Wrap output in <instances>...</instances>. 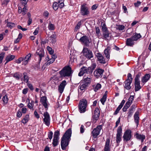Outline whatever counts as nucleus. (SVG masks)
I'll return each instance as SVG.
<instances>
[{"label": "nucleus", "instance_id": "nucleus-63", "mask_svg": "<svg viewBox=\"0 0 151 151\" xmlns=\"http://www.w3.org/2000/svg\"><path fill=\"white\" fill-rule=\"evenodd\" d=\"M29 0H21V2L22 4L25 6L27 4V1Z\"/></svg>", "mask_w": 151, "mask_h": 151}, {"label": "nucleus", "instance_id": "nucleus-61", "mask_svg": "<svg viewBox=\"0 0 151 151\" xmlns=\"http://www.w3.org/2000/svg\"><path fill=\"white\" fill-rule=\"evenodd\" d=\"M34 115L35 117L37 118V119H39L40 118L39 115L38 114L36 110L34 112Z\"/></svg>", "mask_w": 151, "mask_h": 151}, {"label": "nucleus", "instance_id": "nucleus-49", "mask_svg": "<svg viewBox=\"0 0 151 151\" xmlns=\"http://www.w3.org/2000/svg\"><path fill=\"white\" fill-rule=\"evenodd\" d=\"M47 49L51 55H52L54 53V51L52 49V48L50 47L49 46H48L47 47Z\"/></svg>", "mask_w": 151, "mask_h": 151}, {"label": "nucleus", "instance_id": "nucleus-31", "mask_svg": "<svg viewBox=\"0 0 151 151\" xmlns=\"http://www.w3.org/2000/svg\"><path fill=\"white\" fill-rule=\"evenodd\" d=\"M29 119V114L26 115L24 118L21 121V122L24 124L27 123Z\"/></svg>", "mask_w": 151, "mask_h": 151}, {"label": "nucleus", "instance_id": "nucleus-29", "mask_svg": "<svg viewBox=\"0 0 151 151\" xmlns=\"http://www.w3.org/2000/svg\"><path fill=\"white\" fill-rule=\"evenodd\" d=\"M31 54L29 53L24 58V61L23 62V65H25L27 64L28 61L29 60V58L31 57Z\"/></svg>", "mask_w": 151, "mask_h": 151}, {"label": "nucleus", "instance_id": "nucleus-41", "mask_svg": "<svg viewBox=\"0 0 151 151\" xmlns=\"http://www.w3.org/2000/svg\"><path fill=\"white\" fill-rule=\"evenodd\" d=\"M59 4L57 2H54L52 5V8L53 9L55 10H57Z\"/></svg>", "mask_w": 151, "mask_h": 151}, {"label": "nucleus", "instance_id": "nucleus-35", "mask_svg": "<svg viewBox=\"0 0 151 151\" xmlns=\"http://www.w3.org/2000/svg\"><path fill=\"white\" fill-rule=\"evenodd\" d=\"M15 58V56L12 55H9V56H7L5 59V60L6 61V63H8L10 61L13 60Z\"/></svg>", "mask_w": 151, "mask_h": 151}, {"label": "nucleus", "instance_id": "nucleus-39", "mask_svg": "<svg viewBox=\"0 0 151 151\" xmlns=\"http://www.w3.org/2000/svg\"><path fill=\"white\" fill-rule=\"evenodd\" d=\"M48 28L50 30H53L55 29V26L54 24H52L51 22L49 23Z\"/></svg>", "mask_w": 151, "mask_h": 151}, {"label": "nucleus", "instance_id": "nucleus-36", "mask_svg": "<svg viewBox=\"0 0 151 151\" xmlns=\"http://www.w3.org/2000/svg\"><path fill=\"white\" fill-rule=\"evenodd\" d=\"M103 39H107L109 37V33L108 30L103 32Z\"/></svg>", "mask_w": 151, "mask_h": 151}, {"label": "nucleus", "instance_id": "nucleus-42", "mask_svg": "<svg viewBox=\"0 0 151 151\" xmlns=\"http://www.w3.org/2000/svg\"><path fill=\"white\" fill-rule=\"evenodd\" d=\"M59 139H53V142L52 143V144L53 145V146L54 147H55L57 146L58 144V140Z\"/></svg>", "mask_w": 151, "mask_h": 151}, {"label": "nucleus", "instance_id": "nucleus-7", "mask_svg": "<svg viewBox=\"0 0 151 151\" xmlns=\"http://www.w3.org/2000/svg\"><path fill=\"white\" fill-rule=\"evenodd\" d=\"M122 126H119L118 128L117 131V133L116 134V140L117 146L119 145L120 142L122 140Z\"/></svg>", "mask_w": 151, "mask_h": 151}, {"label": "nucleus", "instance_id": "nucleus-34", "mask_svg": "<svg viewBox=\"0 0 151 151\" xmlns=\"http://www.w3.org/2000/svg\"><path fill=\"white\" fill-rule=\"evenodd\" d=\"M1 100L3 101L4 105H6L8 103V99L6 94L3 96Z\"/></svg>", "mask_w": 151, "mask_h": 151}, {"label": "nucleus", "instance_id": "nucleus-25", "mask_svg": "<svg viewBox=\"0 0 151 151\" xmlns=\"http://www.w3.org/2000/svg\"><path fill=\"white\" fill-rule=\"evenodd\" d=\"M131 37L135 41H137L140 38L142 37V36L140 33L135 32L133 34Z\"/></svg>", "mask_w": 151, "mask_h": 151}, {"label": "nucleus", "instance_id": "nucleus-5", "mask_svg": "<svg viewBox=\"0 0 151 151\" xmlns=\"http://www.w3.org/2000/svg\"><path fill=\"white\" fill-rule=\"evenodd\" d=\"M127 77V79L124 82L125 84L124 88L127 90H129L131 88L130 84L132 83V79L131 74L129 73L128 74Z\"/></svg>", "mask_w": 151, "mask_h": 151}, {"label": "nucleus", "instance_id": "nucleus-28", "mask_svg": "<svg viewBox=\"0 0 151 151\" xmlns=\"http://www.w3.org/2000/svg\"><path fill=\"white\" fill-rule=\"evenodd\" d=\"M23 79L22 78H21V81H23L25 82L26 83H27L29 80V78L28 76H27V73H26L24 72L23 73Z\"/></svg>", "mask_w": 151, "mask_h": 151}, {"label": "nucleus", "instance_id": "nucleus-26", "mask_svg": "<svg viewBox=\"0 0 151 151\" xmlns=\"http://www.w3.org/2000/svg\"><path fill=\"white\" fill-rule=\"evenodd\" d=\"M150 75L149 74H146L143 77L142 81L143 83H146L150 79Z\"/></svg>", "mask_w": 151, "mask_h": 151}, {"label": "nucleus", "instance_id": "nucleus-9", "mask_svg": "<svg viewBox=\"0 0 151 151\" xmlns=\"http://www.w3.org/2000/svg\"><path fill=\"white\" fill-rule=\"evenodd\" d=\"M79 41L82 44H84L85 46L88 47L89 46V44L91 42V40L89 39L88 37L84 35L82 37L79 39Z\"/></svg>", "mask_w": 151, "mask_h": 151}, {"label": "nucleus", "instance_id": "nucleus-45", "mask_svg": "<svg viewBox=\"0 0 151 151\" xmlns=\"http://www.w3.org/2000/svg\"><path fill=\"white\" fill-rule=\"evenodd\" d=\"M93 114L100 116V111L99 109L98 108H95Z\"/></svg>", "mask_w": 151, "mask_h": 151}, {"label": "nucleus", "instance_id": "nucleus-33", "mask_svg": "<svg viewBox=\"0 0 151 151\" xmlns=\"http://www.w3.org/2000/svg\"><path fill=\"white\" fill-rule=\"evenodd\" d=\"M82 81L89 86L91 83V78L90 77H87L84 78Z\"/></svg>", "mask_w": 151, "mask_h": 151}, {"label": "nucleus", "instance_id": "nucleus-4", "mask_svg": "<svg viewBox=\"0 0 151 151\" xmlns=\"http://www.w3.org/2000/svg\"><path fill=\"white\" fill-rule=\"evenodd\" d=\"M59 73L61 77H69L71 76L72 72L71 68L69 66H65Z\"/></svg>", "mask_w": 151, "mask_h": 151}, {"label": "nucleus", "instance_id": "nucleus-50", "mask_svg": "<svg viewBox=\"0 0 151 151\" xmlns=\"http://www.w3.org/2000/svg\"><path fill=\"white\" fill-rule=\"evenodd\" d=\"M9 1V0H2L1 5L4 6H6Z\"/></svg>", "mask_w": 151, "mask_h": 151}, {"label": "nucleus", "instance_id": "nucleus-37", "mask_svg": "<svg viewBox=\"0 0 151 151\" xmlns=\"http://www.w3.org/2000/svg\"><path fill=\"white\" fill-rule=\"evenodd\" d=\"M60 135V133L59 131L57 130L54 132L53 138L59 139V136Z\"/></svg>", "mask_w": 151, "mask_h": 151}, {"label": "nucleus", "instance_id": "nucleus-1", "mask_svg": "<svg viewBox=\"0 0 151 151\" xmlns=\"http://www.w3.org/2000/svg\"><path fill=\"white\" fill-rule=\"evenodd\" d=\"M71 134V129L69 128L63 136L61 141V146L62 150H65L66 147L68 146L70 140Z\"/></svg>", "mask_w": 151, "mask_h": 151}, {"label": "nucleus", "instance_id": "nucleus-6", "mask_svg": "<svg viewBox=\"0 0 151 151\" xmlns=\"http://www.w3.org/2000/svg\"><path fill=\"white\" fill-rule=\"evenodd\" d=\"M132 137L131 131L129 129L127 130L124 132L123 136L124 142H126L130 140Z\"/></svg>", "mask_w": 151, "mask_h": 151}, {"label": "nucleus", "instance_id": "nucleus-3", "mask_svg": "<svg viewBox=\"0 0 151 151\" xmlns=\"http://www.w3.org/2000/svg\"><path fill=\"white\" fill-rule=\"evenodd\" d=\"M87 105L88 102L86 99L83 98L81 100L78 105L79 112L81 113H84L87 110Z\"/></svg>", "mask_w": 151, "mask_h": 151}, {"label": "nucleus", "instance_id": "nucleus-17", "mask_svg": "<svg viewBox=\"0 0 151 151\" xmlns=\"http://www.w3.org/2000/svg\"><path fill=\"white\" fill-rule=\"evenodd\" d=\"M96 56L98 60L99 63L103 64H105L106 63V60L104 57L100 53H96Z\"/></svg>", "mask_w": 151, "mask_h": 151}, {"label": "nucleus", "instance_id": "nucleus-43", "mask_svg": "<svg viewBox=\"0 0 151 151\" xmlns=\"http://www.w3.org/2000/svg\"><path fill=\"white\" fill-rule=\"evenodd\" d=\"M134 111L133 110H132L130 109H129L128 112L127 113V114H128L127 117L128 118H129L132 116L133 114V113L134 112Z\"/></svg>", "mask_w": 151, "mask_h": 151}, {"label": "nucleus", "instance_id": "nucleus-55", "mask_svg": "<svg viewBox=\"0 0 151 151\" xmlns=\"http://www.w3.org/2000/svg\"><path fill=\"white\" fill-rule=\"evenodd\" d=\"M124 26L122 25H119L117 27L118 29L120 30H122L124 29Z\"/></svg>", "mask_w": 151, "mask_h": 151}, {"label": "nucleus", "instance_id": "nucleus-10", "mask_svg": "<svg viewBox=\"0 0 151 151\" xmlns=\"http://www.w3.org/2000/svg\"><path fill=\"white\" fill-rule=\"evenodd\" d=\"M82 53L84 56L88 59H90L93 57L92 51L87 48H83Z\"/></svg>", "mask_w": 151, "mask_h": 151}, {"label": "nucleus", "instance_id": "nucleus-59", "mask_svg": "<svg viewBox=\"0 0 151 151\" xmlns=\"http://www.w3.org/2000/svg\"><path fill=\"white\" fill-rule=\"evenodd\" d=\"M125 102V100H123L121 102L120 104L118 106V107H119L121 109L122 108V107L123 106Z\"/></svg>", "mask_w": 151, "mask_h": 151}, {"label": "nucleus", "instance_id": "nucleus-40", "mask_svg": "<svg viewBox=\"0 0 151 151\" xmlns=\"http://www.w3.org/2000/svg\"><path fill=\"white\" fill-rule=\"evenodd\" d=\"M6 25L9 28H12V27L15 26V24L13 23L7 22Z\"/></svg>", "mask_w": 151, "mask_h": 151}, {"label": "nucleus", "instance_id": "nucleus-21", "mask_svg": "<svg viewBox=\"0 0 151 151\" xmlns=\"http://www.w3.org/2000/svg\"><path fill=\"white\" fill-rule=\"evenodd\" d=\"M139 112L138 111H136L134 116V121L137 126L139 124Z\"/></svg>", "mask_w": 151, "mask_h": 151}, {"label": "nucleus", "instance_id": "nucleus-20", "mask_svg": "<svg viewBox=\"0 0 151 151\" xmlns=\"http://www.w3.org/2000/svg\"><path fill=\"white\" fill-rule=\"evenodd\" d=\"M134 41L131 37L127 38L126 41V45L128 46L133 47L134 45Z\"/></svg>", "mask_w": 151, "mask_h": 151}, {"label": "nucleus", "instance_id": "nucleus-13", "mask_svg": "<svg viewBox=\"0 0 151 151\" xmlns=\"http://www.w3.org/2000/svg\"><path fill=\"white\" fill-rule=\"evenodd\" d=\"M43 116L44 117L43 119L45 125L49 126L50 125V115L48 112L46 111L44 113Z\"/></svg>", "mask_w": 151, "mask_h": 151}, {"label": "nucleus", "instance_id": "nucleus-56", "mask_svg": "<svg viewBox=\"0 0 151 151\" xmlns=\"http://www.w3.org/2000/svg\"><path fill=\"white\" fill-rule=\"evenodd\" d=\"M102 29L103 32L108 30L105 24H104L102 26Z\"/></svg>", "mask_w": 151, "mask_h": 151}, {"label": "nucleus", "instance_id": "nucleus-15", "mask_svg": "<svg viewBox=\"0 0 151 151\" xmlns=\"http://www.w3.org/2000/svg\"><path fill=\"white\" fill-rule=\"evenodd\" d=\"M104 72V70L100 69H98L94 71L93 73L94 76L97 78L102 77L103 76V74Z\"/></svg>", "mask_w": 151, "mask_h": 151}, {"label": "nucleus", "instance_id": "nucleus-23", "mask_svg": "<svg viewBox=\"0 0 151 151\" xmlns=\"http://www.w3.org/2000/svg\"><path fill=\"white\" fill-rule=\"evenodd\" d=\"M111 48L110 47L108 46L107 48L104 50V53L107 59L109 60L110 58V51Z\"/></svg>", "mask_w": 151, "mask_h": 151}, {"label": "nucleus", "instance_id": "nucleus-19", "mask_svg": "<svg viewBox=\"0 0 151 151\" xmlns=\"http://www.w3.org/2000/svg\"><path fill=\"white\" fill-rule=\"evenodd\" d=\"M134 137L138 140H140L142 143L144 140L145 139V136L143 134H139L138 132H136L134 135Z\"/></svg>", "mask_w": 151, "mask_h": 151}, {"label": "nucleus", "instance_id": "nucleus-8", "mask_svg": "<svg viewBox=\"0 0 151 151\" xmlns=\"http://www.w3.org/2000/svg\"><path fill=\"white\" fill-rule=\"evenodd\" d=\"M103 126L102 125H98L93 129L91 133L94 138H96L99 134L100 131L102 129Z\"/></svg>", "mask_w": 151, "mask_h": 151}, {"label": "nucleus", "instance_id": "nucleus-64", "mask_svg": "<svg viewBox=\"0 0 151 151\" xmlns=\"http://www.w3.org/2000/svg\"><path fill=\"white\" fill-rule=\"evenodd\" d=\"M22 116V113L19 110H18V111L17 112V116L18 117H20Z\"/></svg>", "mask_w": 151, "mask_h": 151}, {"label": "nucleus", "instance_id": "nucleus-62", "mask_svg": "<svg viewBox=\"0 0 151 151\" xmlns=\"http://www.w3.org/2000/svg\"><path fill=\"white\" fill-rule=\"evenodd\" d=\"M80 133L81 134L83 133L84 132V126L83 125H82L80 128Z\"/></svg>", "mask_w": 151, "mask_h": 151}, {"label": "nucleus", "instance_id": "nucleus-52", "mask_svg": "<svg viewBox=\"0 0 151 151\" xmlns=\"http://www.w3.org/2000/svg\"><path fill=\"white\" fill-rule=\"evenodd\" d=\"M5 53L2 52L0 54V64H1L3 60L5 55Z\"/></svg>", "mask_w": 151, "mask_h": 151}, {"label": "nucleus", "instance_id": "nucleus-51", "mask_svg": "<svg viewBox=\"0 0 151 151\" xmlns=\"http://www.w3.org/2000/svg\"><path fill=\"white\" fill-rule=\"evenodd\" d=\"M82 22L81 20H80L78 22L75 28V30H77L80 28V26Z\"/></svg>", "mask_w": 151, "mask_h": 151}, {"label": "nucleus", "instance_id": "nucleus-12", "mask_svg": "<svg viewBox=\"0 0 151 151\" xmlns=\"http://www.w3.org/2000/svg\"><path fill=\"white\" fill-rule=\"evenodd\" d=\"M140 76L139 74H137L135 78V91H137L141 88L140 86L139 78Z\"/></svg>", "mask_w": 151, "mask_h": 151}, {"label": "nucleus", "instance_id": "nucleus-46", "mask_svg": "<svg viewBox=\"0 0 151 151\" xmlns=\"http://www.w3.org/2000/svg\"><path fill=\"white\" fill-rule=\"evenodd\" d=\"M93 114L100 116V111L99 109L98 108H95Z\"/></svg>", "mask_w": 151, "mask_h": 151}, {"label": "nucleus", "instance_id": "nucleus-30", "mask_svg": "<svg viewBox=\"0 0 151 151\" xmlns=\"http://www.w3.org/2000/svg\"><path fill=\"white\" fill-rule=\"evenodd\" d=\"M50 38L52 44L55 45L56 42V35L55 34H52L50 36Z\"/></svg>", "mask_w": 151, "mask_h": 151}, {"label": "nucleus", "instance_id": "nucleus-38", "mask_svg": "<svg viewBox=\"0 0 151 151\" xmlns=\"http://www.w3.org/2000/svg\"><path fill=\"white\" fill-rule=\"evenodd\" d=\"M99 116L93 114L92 120L94 123H96V121L98 120Z\"/></svg>", "mask_w": 151, "mask_h": 151}, {"label": "nucleus", "instance_id": "nucleus-58", "mask_svg": "<svg viewBox=\"0 0 151 151\" xmlns=\"http://www.w3.org/2000/svg\"><path fill=\"white\" fill-rule=\"evenodd\" d=\"M121 109L119 107H118L116 109L115 112H114L113 115H116L119 112V111Z\"/></svg>", "mask_w": 151, "mask_h": 151}, {"label": "nucleus", "instance_id": "nucleus-11", "mask_svg": "<svg viewBox=\"0 0 151 151\" xmlns=\"http://www.w3.org/2000/svg\"><path fill=\"white\" fill-rule=\"evenodd\" d=\"M80 11L81 14L83 16L88 15L89 14L88 8L85 4L81 5Z\"/></svg>", "mask_w": 151, "mask_h": 151}, {"label": "nucleus", "instance_id": "nucleus-44", "mask_svg": "<svg viewBox=\"0 0 151 151\" xmlns=\"http://www.w3.org/2000/svg\"><path fill=\"white\" fill-rule=\"evenodd\" d=\"M134 96L131 95L128 99V101L127 102L131 104L132 103L133 101L134 100Z\"/></svg>", "mask_w": 151, "mask_h": 151}, {"label": "nucleus", "instance_id": "nucleus-53", "mask_svg": "<svg viewBox=\"0 0 151 151\" xmlns=\"http://www.w3.org/2000/svg\"><path fill=\"white\" fill-rule=\"evenodd\" d=\"M27 9L26 8V6H25L22 9V15L23 16L25 15L27 12Z\"/></svg>", "mask_w": 151, "mask_h": 151}, {"label": "nucleus", "instance_id": "nucleus-48", "mask_svg": "<svg viewBox=\"0 0 151 151\" xmlns=\"http://www.w3.org/2000/svg\"><path fill=\"white\" fill-rule=\"evenodd\" d=\"M20 75L18 72H16L14 74L13 76L17 80L20 79Z\"/></svg>", "mask_w": 151, "mask_h": 151}, {"label": "nucleus", "instance_id": "nucleus-14", "mask_svg": "<svg viewBox=\"0 0 151 151\" xmlns=\"http://www.w3.org/2000/svg\"><path fill=\"white\" fill-rule=\"evenodd\" d=\"M37 55L39 57L38 60V63L40 64L42 59V58L44 57L45 52L43 49L42 48L38 49L36 52Z\"/></svg>", "mask_w": 151, "mask_h": 151}, {"label": "nucleus", "instance_id": "nucleus-54", "mask_svg": "<svg viewBox=\"0 0 151 151\" xmlns=\"http://www.w3.org/2000/svg\"><path fill=\"white\" fill-rule=\"evenodd\" d=\"M24 58L22 57H20L16 61V63L18 64L21 63V62L24 60Z\"/></svg>", "mask_w": 151, "mask_h": 151}, {"label": "nucleus", "instance_id": "nucleus-57", "mask_svg": "<svg viewBox=\"0 0 151 151\" xmlns=\"http://www.w3.org/2000/svg\"><path fill=\"white\" fill-rule=\"evenodd\" d=\"M52 136H53V132L52 131H50V132H49L48 135V137L51 140L52 139Z\"/></svg>", "mask_w": 151, "mask_h": 151}, {"label": "nucleus", "instance_id": "nucleus-18", "mask_svg": "<svg viewBox=\"0 0 151 151\" xmlns=\"http://www.w3.org/2000/svg\"><path fill=\"white\" fill-rule=\"evenodd\" d=\"M40 101L45 108L48 109V106L47 104V100L46 96L41 97Z\"/></svg>", "mask_w": 151, "mask_h": 151}, {"label": "nucleus", "instance_id": "nucleus-2", "mask_svg": "<svg viewBox=\"0 0 151 151\" xmlns=\"http://www.w3.org/2000/svg\"><path fill=\"white\" fill-rule=\"evenodd\" d=\"M96 66L95 63H93L88 68L85 66H83L80 69V71L78 73V75L79 76H83L84 73L88 74V76H91L93 70Z\"/></svg>", "mask_w": 151, "mask_h": 151}, {"label": "nucleus", "instance_id": "nucleus-16", "mask_svg": "<svg viewBox=\"0 0 151 151\" xmlns=\"http://www.w3.org/2000/svg\"><path fill=\"white\" fill-rule=\"evenodd\" d=\"M67 83L65 80H64L62 81L58 87V91L60 93L63 91Z\"/></svg>", "mask_w": 151, "mask_h": 151}, {"label": "nucleus", "instance_id": "nucleus-27", "mask_svg": "<svg viewBox=\"0 0 151 151\" xmlns=\"http://www.w3.org/2000/svg\"><path fill=\"white\" fill-rule=\"evenodd\" d=\"M107 92V91H105L103 97L100 99L101 102L103 105H104V103L105 102L106 100Z\"/></svg>", "mask_w": 151, "mask_h": 151}, {"label": "nucleus", "instance_id": "nucleus-60", "mask_svg": "<svg viewBox=\"0 0 151 151\" xmlns=\"http://www.w3.org/2000/svg\"><path fill=\"white\" fill-rule=\"evenodd\" d=\"M49 14V12L47 11H45L43 13V15L45 17H47L48 16V15Z\"/></svg>", "mask_w": 151, "mask_h": 151}, {"label": "nucleus", "instance_id": "nucleus-24", "mask_svg": "<svg viewBox=\"0 0 151 151\" xmlns=\"http://www.w3.org/2000/svg\"><path fill=\"white\" fill-rule=\"evenodd\" d=\"M110 141V139L109 138L106 139L104 147V151H110L109 148Z\"/></svg>", "mask_w": 151, "mask_h": 151}, {"label": "nucleus", "instance_id": "nucleus-32", "mask_svg": "<svg viewBox=\"0 0 151 151\" xmlns=\"http://www.w3.org/2000/svg\"><path fill=\"white\" fill-rule=\"evenodd\" d=\"M92 87L94 91L95 92H96L101 88V85L100 83H98L96 86L93 85Z\"/></svg>", "mask_w": 151, "mask_h": 151}, {"label": "nucleus", "instance_id": "nucleus-22", "mask_svg": "<svg viewBox=\"0 0 151 151\" xmlns=\"http://www.w3.org/2000/svg\"><path fill=\"white\" fill-rule=\"evenodd\" d=\"M88 87V86L84 83L82 81H81L78 86V88L81 91H85L87 88Z\"/></svg>", "mask_w": 151, "mask_h": 151}, {"label": "nucleus", "instance_id": "nucleus-47", "mask_svg": "<svg viewBox=\"0 0 151 151\" xmlns=\"http://www.w3.org/2000/svg\"><path fill=\"white\" fill-rule=\"evenodd\" d=\"M55 61L53 60V59H52L50 58V59H49L47 62L45 64V65L46 66H48L50 64H52V63Z\"/></svg>", "mask_w": 151, "mask_h": 151}]
</instances>
